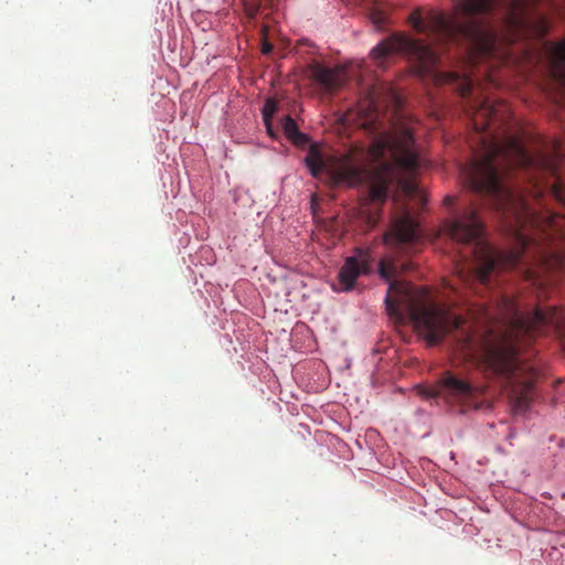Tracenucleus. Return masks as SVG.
<instances>
[{"instance_id":"obj_1","label":"nucleus","mask_w":565,"mask_h":565,"mask_svg":"<svg viewBox=\"0 0 565 565\" xmlns=\"http://www.w3.org/2000/svg\"><path fill=\"white\" fill-rule=\"evenodd\" d=\"M475 128L488 132L480 137L476 158L460 170L465 184L501 214L505 231L514 241L511 250H498L483 237V223L473 203H460L441 225V232L463 245V260L473 258L467 268L457 265L466 284L478 282L486 288L497 285L499 275L515 270L537 290H544L556 271H565V215L548 210L537 212L529 199L504 182L512 169L554 167L543 158L532 156L522 138L509 128L511 110L503 100L484 98L476 105Z\"/></svg>"},{"instance_id":"obj_2","label":"nucleus","mask_w":565,"mask_h":565,"mask_svg":"<svg viewBox=\"0 0 565 565\" xmlns=\"http://www.w3.org/2000/svg\"><path fill=\"white\" fill-rule=\"evenodd\" d=\"M343 120L374 135L367 156L377 167L370 171L363 160L352 153L326 160L319 147L311 145L305 158L311 175L319 178L327 172L333 182L349 185H358L369 179V196L374 203L386 201L388 188L395 180L407 193H413L415 185L398 175L399 172L413 175L422 166L412 129L404 122L392 124L384 129L375 103L369 99L345 114Z\"/></svg>"},{"instance_id":"obj_3","label":"nucleus","mask_w":565,"mask_h":565,"mask_svg":"<svg viewBox=\"0 0 565 565\" xmlns=\"http://www.w3.org/2000/svg\"><path fill=\"white\" fill-rule=\"evenodd\" d=\"M494 4L495 0H460L457 10L465 15V20L449 19L435 11L423 17L419 10L413 11L408 20L416 32L426 34L436 45H462L467 51L487 55L493 53L495 39L471 18L490 13Z\"/></svg>"},{"instance_id":"obj_4","label":"nucleus","mask_w":565,"mask_h":565,"mask_svg":"<svg viewBox=\"0 0 565 565\" xmlns=\"http://www.w3.org/2000/svg\"><path fill=\"white\" fill-rule=\"evenodd\" d=\"M394 54L407 55L420 77H431L439 84H457V89L463 97L472 93L473 82L471 78L455 72H438V52L430 45L405 34L396 33L382 40L372 49L370 55L379 66H384L385 60Z\"/></svg>"},{"instance_id":"obj_5","label":"nucleus","mask_w":565,"mask_h":565,"mask_svg":"<svg viewBox=\"0 0 565 565\" xmlns=\"http://www.w3.org/2000/svg\"><path fill=\"white\" fill-rule=\"evenodd\" d=\"M418 393L425 398L440 397L448 403L477 407L475 398L480 393V390L459 374L446 371L439 377L436 385L418 387Z\"/></svg>"},{"instance_id":"obj_6","label":"nucleus","mask_w":565,"mask_h":565,"mask_svg":"<svg viewBox=\"0 0 565 565\" xmlns=\"http://www.w3.org/2000/svg\"><path fill=\"white\" fill-rule=\"evenodd\" d=\"M418 223L409 212H403L394 217L388 231L384 235V243L404 253L405 246L419 239Z\"/></svg>"},{"instance_id":"obj_7","label":"nucleus","mask_w":565,"mask_h":565,"mask_svg":"<svg viewBox=\"0 0 565 565\" xmlns=\"http://www.w3.org/2000/svg\"><path fill=\"white\" fill-rule=\"evenodd\" d=\"M308 72L310 78L327 93L340 89L347 81V71L342 66L328 67L313 61L308 65Z\"/></svg>"},{"instance_id":"obj_8","label":"nucleus","mask_w":565,"mask_h":565,"mask_svg":"<svg viewBox=\"0 0 565 565\" xmlns=\"http://www.w3.org/2000/svg\"><path fill=\"white\" fill-rule=\"evenodd\" d=\"M545 51L550 74L562 94H565V40L557 43L546 42Z\"/></svg>"},{"instance_id":"obj_9","label":"nucleus","mask_w":565,"mask_h":565,"mask_svg":"<svg viewBox=\"0 0 565 565\" xmlns=\"http://www.w3.org/2000/svg\"><path fill=\"white\" fill-rule=\"evenodd\" d=\"M369 270V260L365 255L359 257H348L339 271V284L341 290L349 291L353 289L358 277L366 274Z\"/></svg>"},{"instance_id":"obj_10","label":"nucleus","mask_w":565,"mask_h":565,"mask_svg":"<svg viewBox=\"0 0 565 565\" xmlns=\"http://www.w3.org/2000/svg\"><path fill=\"white\" fill-rule=\"evenodd\" d=\"M282 129L286 137L295 145L302 146L308 141L307 136L299 131L296 120L290 116L284 117Z\"/></svg>"},{"instance_id":"obj_11","label":"nucleus","mask_w":565,"mask_h":565,"mask_svg":"<svg viewBox=\"0 0 565 565\" xmlns=\"http://www.w3.org/2000/svg\"><path fill=\"white\" fill-rule=\"evenodd\" d=\"M276 109V103L273 99H267L262 111L264 121L271 120V117L275 114Z\"/></svg>"},{"instance_id":"obj_12","label":"nucleus","mask_w":565,"mask_h":565,"mask_svg":"<svg viewBox=\"0 0 565 565\" xmlns=\"http://www.w3.org/2000/svg\"><path fill=\"white\" fill-rule=\"evenodd\" d=\"M550 31V23L547 19L543 15H540L537 19V25L535 26V33L539 36H545Z\"/></svg>"},{"instance_id":"obj_13","label":"nucleus","mask_w":565,"mask_h":565,"mask_svg":"<svg viewBox=\"0 0 565 565\" xmlns=\"http://www.w3.org/2000/svg\"><path fill=\"white\" fill-rule=\"evenodd\" d=\"M551 192L557 201L563 200V186L558 179L551 185Z\"/></svg>"},{"instance_id":"obj_14","label":"nucleus","mask_w":565,"mask_h":565,"mask_svg":"<svg viewBox=\"0 0 565 565\" xmlns=\"http://www.w3.org/2000/svg\"><path fill=\"white\" fill-rule=\"evenodd\" d=\"M373 22L377 25V26H381L382 24H384L385 22V19L384 17H382V14L380 13H374L373 17Z\"/></svg>"},{"instance_id":"obj_15","label":"nucleus","mask_w":565,"mask_h":565,"mask_svg":"<svg viewBox=\"0 0 565 565\" xmlns=\"http://www.w3.org/2000/svg\"><path fill=\"white\" fill-rule=\"evenodd\" d=\"M565 153V150L563 149V146L557 142L554 148V154L555 157H562Z\"/></svg>"},{"instance_id":"obj_16","label":"nucleus","mask_w":565,"mask_h":565,"mask_svg":"<svg viewBox=\"0 0 565 565\" xmlns=\"http://www.w3.org/2000/svg\"><path fill=\"white\" fill-rule=\"evenodd\" d=\"M456 202V198L455 196H451V195H447L445 199H444V203L445 205L447 206H452Z\"/></svg>"},{"instance_id":"obj_17","label":"nucleus","mask_w":565,"mask_h":565,"mask_svg":"<svg viewBox=\"0 0 565 565\" xmlns=\"http://www.w3.org/2000/svg\"><path fill=\"white\" fill-rule=\"evenodd\" d=\"M264 122H265V126H266L268 135L271 136V137H275V132H274L271 120L264 121Z\"/></svg>"},{"instance_id":"obj_18","label":"nucleus","mask_w":565,"mask_h":565,"mask_svg":"<svg viewBox=\"0 0 565 565\" xmlns=\"http://www.w3.org/2000/svg\"><path fill=\"white\" fill-rule=\"evenodd\" d=\"M271 51H273V45L270 43L266 42L263 44L262 52L264 54H269Z\"/></svg>"},{"instance_id":"obj_19","label":"nucleus","mask_w":565,"mask_h":565,"mask_svg":"<svg viewBox=\"0 0 565 565\" xmlns=\"http://www.w3.org/2000/svg\"><path fill=\"white\" fill-rule=\"evenodd\" d=\"M541 194H542L541 190L535 184L534 185V193H533L534 199L537 200Z\"/></svg>"},{"instance_id":"obj_20","label":"nucleus","mask_w":565,"mask_h":565,"mask_svg":"<svg viewBox=\"0 0 565 565\" xmlns=\"http://www.w3.org/2000/svg\"><path fill=\"white\" fill-rule=\"evenodd\" d=\"M247 10H248V14L249 15H254L256 13V11H257V4H255V7H253L250 9L248 8Z\"/></svg>"},{"instance_id":"obj_21","label":"nucleus","mask_w":565,"mask_h":565,"mask_svg":"<svg viewBox=\"0 0 565 565\" xmlns=\"http://www.w3.org/2000/svg\"><path fill=\"white\" fill-rule=\"evenodd\" d=\"M486 316H487L486 318H487L488 320H490V319H494L493 315H492V313H489L488 311L486 312Z\"/></svg>"},{"instance_id":"obj_22","label":"nucleus","mask_w":565,"mask_h":565,"mask_svg":"<svg viewBox=\"0 0 565 565\" xmlns=\"http://www.w3.org/2000/svg\"><path fill=\"white\" fill-rule=\"evenodd\" d=\"M515 6L516 7H522L521 0H515Z\"/></svg>"}]
</instances>
